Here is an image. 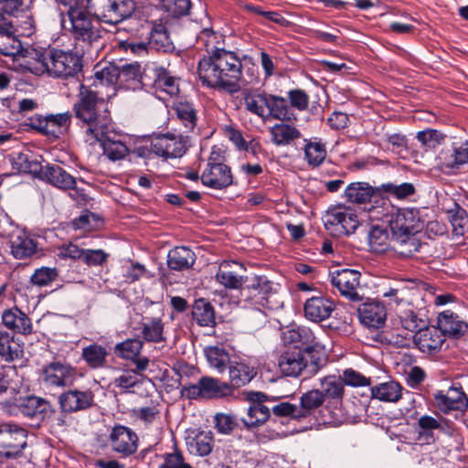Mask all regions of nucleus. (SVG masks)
I'll use <instances>...</instances> for the list:
<instances>
[{
	"label": "nucleus",
	"mask_w": 468,
	"mask_h": 468,
	"mask_svg": "<svg viewBox=\"0 0 468 468\" xmlns=\"http://www.w3.org/2000/svg\"><path fill=\"white\" fill-rule=\"evenodd\" d=\"M119 67L109 64L94 73L90 84H81L79 100L74 104L76 118H90V114L108 112L107 101L115 96Z\"/></svg>",
	"instance_id": "1"
},
{
	"label": "nucleus",
	"mask_w": 468,
	"mask_h": 468,
	"mask_svg": "<svg viewBox=\"0 0 468 468\" xmlns=\"http://www.w3.org/2000/svg\"><path fill=\"white\" fill-rule=\"evenodd\" d=\"M197 74L203 86L234 93L240 88L242 62L234 52L219 50L199 60Z\"/></svg>",
	"instance_id": "2"
},
{
	"label": "nucleus",
	"mask_w": 468,
	"mask_h": 468,
	"mask_svg": "<svg viewBox=\"0 0 468 468\" xmlns=\"http://www.w3.org/2000/svg\"><path fill=\"white\" fill-rule=\"evenodd\" d=\"M29 52L28 71L36 76L69 80L82 69V56L71 49L48 47Z\"/></svg>",
	"instance_id": "3"
},
{
	"label": "nucleus",
	"mask_w": 468,
	"mask_h": 468,
	"mask_svg": "<svg viewBox=\"0 0 468 468\" xmlns=\"http://www.w3.org/2000/svg\"><path fill=\"white\" fill-rule=\"evenodd\" d=\"M392 239L398 243V252L411 257L418 252L420 242L416 235L425 226V218L418 208H399L388 221Z\"/></svg>",
	"instance_id": "4"
},
{
	"label": "nucleus",
	"mask_w": 468,
	"mask_h": 468,
	"mask_svg": "<svg viewBox=\"0 0 468 468\" xmlns=\"http://www.w3.org/2000/svg\"><path fill=\"white\" fill-rule=\"evenodd\" d=\"M81 122L86 142L90 144L100 142L103 154L112 161L123 159L129 153L128 147L119 140L111 138L112 119L109 112L90 114V118H77Z\"/></svg>",
	"instance_id": "5"
},
{
	"label": "nucleus",
	"mask_w": 468,
	"mask_h": 468,
	"mask_svg": "<svg viewBox=\"0 0 468 468\" xmlns=\"http://www.w3.org/2000/svg\"><path fill=\"white\" fill-rule=\"evenodd\" d=\"M61 25L69 31L77 48L89 51L102 37L103 30L83 9H72L62 16Z\"/></svg>",
	"instance_id": "6"
},
{
	"label": "nucleus",
	"mask_w": 468,
	"mask_h": 468,
	"mask_svg": "<svg viewBox=\"0 0 468 468\" xmlns=\"http://www.w3.org/2000/svg\"><path fill=\"white\" fill-rule=\"evenodd\" d=\"M27 431L16 424H0V468H17L27 446Z\"/></svg>",
	"instance_id": "7"
},
{
	"label": "nucleus",
	"mask_w": 468,
	"mask_h": 468,
	"mask_svg": "<svg viewBox=\"0 0 468 468\" xmlns=\"http://www.w3.org/2000/svg\"><path fill=\"white\" fill-rule=\"evenodd\" d=\"M275 293L273 282L266 276L245 277V284L239 290L238 304L242 308L271 309L270 299Z\"/></svg>",
	"instance_id": "8"
},
{
	"label": "nucleus",
	"mask_w": 468,
	"mask_h": 468,
	"mask_svg": "<svg viewBox=\"0 0 468 468\" xmlns=\"http://www.w3.org/2000/svg\"><path fill=\"white\" fill-rule=\"evenodd\" d=\"M32 4L33 0H0V27L18 25L24 35L30 36L35 30Z\"/></svg>",
	"instance_id": "9"
},
{
	"label": "nucleus",
	"mask_w": 468,
	"mask_h": 468,
	"mask_svg": "<svg viewBox=\"0 0 468 468\" xmlns=\"http://www.w3.org/2000/svg\"><path fill=\"white\" fill-rule=\"evenodd\" d=\"M39 377L48 388H66L77 381L78 370L69 363L52 361L41 367Z\"/></svg>",
	"instance_id": "10"
},
{
	"label": "nucleus",
	"mask_w": 468,
	"mask_h": 468,
	"mask_svg": "<svg viewBox=\"0 0 468 468\" xmlns=\"http://www.w3.org/2000/svg\"><path fill=\"white\" fill-rule=\"evenodd\" d=\"M181 395L188 399H218L232 395V390L227 382L202 377L197 383L183 385Z\"/></svg>",
	"instance_id": "11"
},
{
	"label": "nucleus",
	"mask_w": 468,
	"mask_h": 468,
	"mask_svg": "<svg viewBox=\"0 0 468 468\" xmlns=\"http://www.w3.org/2000/svg\"><path fill=\"white\" fill-rule=\"evenodd\" d=\"M90 9L107 24H118L128 18L135 9L133 0H90Z\"/></svg>",
	"instance_id": "12"
},
{
	"label": "nucleus",
	"mask_w": 468,
	"mask_h": 468,
	"mask_svg": "<svg viewBox=\"0 0 468 468\" xmlns=\"http://www.w3.org/2000/svg\"><path fill=\"white\" fill-rule=\"evenodd\" d=\"M310 353L286 348L280 356L278 366L281 372L287 377H299L303 372L308 375L316 374L319 370L315 360L309 362Z\"/></svg>",
	"instance_id": "13"
},
{
	"label": "nucleus",
	"mask_w": 468,
	"mask_h": 468,
	"mask_svg": "<svg viewBox=\"0 0 468 468\" xmlns=\"http://www.w3.org/2000/svg\"><path fill=\"white\" fill-rule=\"evenodd\" d=\"M281 338L285 348L301 350L310 354L324 348L313 330L307 326L287 327L282 332Z\"/></svg>",
	"instance_id": "14"
},
{
	"label": "nucleus",
	"mask_w": 468,
	"mask_h": 468,
	"mask_svg": "<svg viewBox=\"0 0 468 468\" xmlns=\"http://www.w3.org/2000/svg\"><path fill=\"white\" fill-rule=\"evenodd\" d=\"M20 26L9 25L0 27V52L5 56L13 57L16 60L22 59L20 64L28 70L29 51L37 48H25L17 37V31Z\"/></svg>",
	"instance_id": "15"
},
{
	"label": "nucleus",
	"mask_w": 468,
	"mask_h": 468,
	"mask_svg": "<svg viewBox=\"0 0 468 468\" xmlns=\"http://www.w3.org/2000/svg\"><path fill=\"white\" fill-rule=\"evenodd\" d=\"M50 408L49 402L37 396H25L15 401L1 402V409L11 416L23 415L28 418L43 417Z\"/></svg>",
	"instance_id": "16"
},
{
	"label": "nucleus",
	"mask_w": 468,
	"mask_h": 468,
	"mask_svg": "<svg viewBox=\"0 0 468 468\" xmlns=\"http://www.w3.org/2000/svg\"><path fill=\"white\" fill-rule=\"evenodd\" d=\"M359 225L356 213L349 207L339 206L329 209L324 217L326 229L337 235H350Z\"/></svg>",
	"instance_id": "17"
},
{
	"label": "nucleus",
	"mask_w": 468,
	"mask_h": 468,
	"mask_svg": "<svg viewBox=\"0 0 468 468\" xmlns=\"http://www.w3.org/2000/svg\"><path fill=\"white\" fill-rule=\"evenodd\" d=\"M440 170L445 174H453L468 164V141L457 140L450 147L442 149L437 157Z\"/></svg>",
	"instance_id": "18"
},
{
	"label": "nucleus",
	"mask_w": 468,
	"mask_h": 468,
	"mask_svg": "<svg viewBox=\"0 0 468 468\" xmlns=\"http://www.w3.org/2000/svg\"><path fill=\"white\" fill-rule=\"evenodd\" d=\"M432 398L435 408L444 415L453 411L463 413L468 409V397L461 385H452L447 391L437 390Z\"/></svg>",
	"instance_id": "19"
},
{
	"label": "nucleus",
	"mask_w": 468,
	"mask_h": 468,
	"mask_svg": "<svg viewBox=\"0 0 468 468\" xmlns=\"http://www.w3.org/2000/svg\"><path fill=\"white\" fill-rule=\"evenodd\" d=\"M361 273L356 270L340 269L330 272V282L340 294L352 302L362 300L360 290Z\"/></svg>",
	"instance_id": "20"
},
{
	"label": "nucleus",
	"mask_w": 468,
	"mask_h": 468,
	"mask_svg": "<svg viewBox=\"0 0 468 468\" xmlns=\"http://www.w3.org/2000/svg\"><path fill=\"white\" fill-rule=\"evenodd\" d=\"M188 146L187 136L176 134H159L151 142V150L165 158H176L182 156Z\"/></svg>",
	"instance_id": "21"
},
{
	"label": "nucleus",
	"mask_w": 468,
	"mask_h": 468,
	"mask_svg": "<svg viewBox=\"0 0 468 468\" xmlns=\"http://www.w3.org/2000/svg\"><path fill=\"white\" fill-rule=\"evenodd\" d=\"M109 442L113 452L122 457H129L137 452L139 438L131 428L117 424L110 432Z\"/></svg>",
	"instance_id": "22"
},
{
	"label": "nucleus",
	"mask_w": 468,
	"mask_h": 468,
	"mask_svg": "<svg viewBox=\"0 0 468 468\" xmlns=\"http://www.w3.org/2000/svg\"><path fill=\"white\" fill-rule=\"evenodd\" d=\"M231 168L227 164L206 165L203 168L200 180L202 184L215 190H223L233 185Z\"/></svg>",
	"instance_id": "23"
},
{
	"label": "nucleus",
	"mask_w": 468,
	"mask_h": 468,
	"mask_svg": "<svg viewBox=\"0 0 468 468\" xmlns=\"http://www.w3.org/2000/svg\"><path fill=\"white\" fill-rule=\"evenodd\" d=\"M147 70L153 74L151 86L154 89L156 97L162 101L173 98L179 93L178 80L162 67L148 68Z\"/></svg>",
	"instance_id": "24"
},
{
	"label": "nucleus",
	"mask_w": 468,
	"mask_h": 468,
	"mask_svg": "<svg viewBox=\"0 0 468 468\" xmlns=\"http://www.w3.org/2000/svg\"><path fill=\"white\" fill-rule=\"evenodd\" d=\"M267 396L262 392H251L249 394L250 402L247 414L241 419L248 430L257 428L265 423L271 417V410L264 405Z\"/></svg>",
	"instance_id": "25"
},
{
	"label": "nucleus",
	"mask_w": 468,
	"mask_h": 468,
	"mask_svg": "<svg viewBox=\"0 0 468 468\" xmlns=\"http://www.w3.org/2000/svg\"><path fill=\"white\" fill-rule=\"evenodd\" d=\"M6 233L5 237L9 239L10 252L15 259H27L37 252V240L25 229L16 228L11 232L6 230Z\"/></svg>",
	"instance_id": "26"
},
{
	"label": "nucleus",
	"mask_w": 468,
	"mask_h": 468,
	"mask_svg": "<svg viewBox=\"0 0 468 468\" xmlns=\"http://www.w3.org/2000/svg\"><path fill=\"white\" fill-rule=\"evenodd\" d=\"M58 403L65 413L86 410L94 404V394L90 389H69L59 395Z\"/></svg>",
	"instance_id": "27"
},
{
	"label": "nucleus",
	"mask_w": 468,
	"mask_h": 468,
	"mask_svg": "<svg viewBox=\"0 0 468 468\" xmlns=\"http://www.w3.org/2000/svg\"><path fill=\"white\" fill-rule=\"evenodd\" d=\"M151 77L148 76L147 70L141 72L139 64H124L119 67L118 89L136 90L151 87Z\"/></svg>",
	"instance_id": "28"
},
{
	"label": "nucleus",
	"mask_w": 468,
	"mask_h": 468,
	"mask_svg": "<svg viewBox=\"0 0 468 468\" xmlns=\"http://www.w3.org/2000/svg\"><path fill=\"white\" fill-rule=\"evenodd\" d=\"M357 315L360 323L368 329L383 327L387 320V309L378 301H368L359 305Z\"/></svg>",
	"instance_id": "29"
},
{
	"label": "nucleus",
	"mask_w": 468,
	"mask_h": 468,
	"mask_svg": "<svg viewBox=\"0 0 468 468\" xmlns=\"http://www.w3.org/2000/svg\"><path fill=\"white\" fill-rule=\"evenodd\" d=\"M413 342L420 352L432 355L441 349L445 335L439 327L427 325L414 334Z\"/></svg>",
	"instance_id": "30"
},
{
	"label": "nucleus",
	"mask_w": 468,
	"mask_h": 468,
	"mask_svg": "<svg viewBox=\"0 0 468 468\" xmlns=\"http://www.w3.org/2000/svg\"><path fill=\"white\" fill-rule=\"evenodd\" d=\"M144 343L138 338H129L118 343L114 347L115 355L125 360H131L139 371H144L149 366V358L141 356L140 353L143 349Z\"/></svg>",
	"instance_id": "31"
},
{
	"label": "nucleus",
	"mask_w": 468,
	"mask_h": 468,
	"mask_svg": "<svg viewBox=\"0 0 468 468\" xmlns=\"http://www.w3.org/2000/svg\"><path fill=\"white\" fill-rule=\"evenodd\" d=\"M334 310V302L325 296H313L303 305L304 317L314 323L328 319Z\"/></svg>",
	"instance_id": "32"
},
{
	"label": "nucleus",
	"mask_w": 468,
	"mask_h": 468,
	"mask_svg": "<svg viewBox=\"0 0 468 468\" xmlns=\"http://www.w3.org/2000/svg\"><path fill=\"white\" fill-rule=\"evenodd\" d=\"M177 120L186 133H198L197 132V110L193 102L186 100H176L171 105Z\"/></svg>",
	"instance_id": "33"
},
{
	"label": "nucleus",
	"mask_w": 468,
	"mask_h": 468,
	"mask_svg": "<svg viewBox=\"0 0 468 468\" xmlns=\"http://www.w3.org/2000/svg\"><path fill=\"white\" fill-rule=\"evenodd\" d=\"M437 322L444 335L460 338L468 334V323L451 310L441 312Z\"/></svg>",
	"instance_id": "34"
},
{
	"label": "nucleus",
	"mask_w": 468,
	"mask_h": 468,
	"mask_svg": "<svg viewBox=\"0 0 468 468\" xmlns=\"http://www.w3.org/2000/svg\"><path fill=\"white\" fill-rule=\"evenodd\" d=\"M186 443L191 454L207 456L214 447L213 434L209 431L193 430L187 433Z\"/></svg>",
	"instance_id": "35"
},
{
	"label": "nucleus",
	"mask_w": 468,
	"mask_h": 468,
	"mask_svg": "<svg viewBox=\"0 0 468 468\" xmlns=\"http://www.w3.org/2000/svg\"><path fill=\"white\" fill-rule=\"evenodd\" d=\"M380 195L378 187H373L367 182H354L345 189V197L352 204H367L377 196Z\"/></svg>",
	"instance_id": "36"
},
{
	"label": "nucleus",
	"mask_w": 468,
	"mask_h": 468,
	"mask_svg": "<svg viewBox=\"0 0 468 468\" xmlns=\"http://www.w3.org/2000/svg\"><path fill=\"white\" fill-rule=\"evenodd\" d=\"M41 177L58 188L73 189L76 186L75 178L58 165H44Z\"/></svg>",
	"instance_id": "37"
},
{
	"label": "nucleus",
	"mask_w": 468,
	"mask_h": 468,
	"mask_svg": "<svg viewBox=\"0 0 468 468\" xmlns=\"http://www.w3.org/2000/svg\"><path fill=\"white\" fill-rule=\"evenodd\" d=\"M267 109V120L273 118L281 122H292L298 119L294 110L289 106L288 101L278 95L269 94Z\"/></svg>",
	"instance_id": "38"
},
{
	"label": "nucleus",
	"mask_w": 468,
	"mask_h": 468,
	"mask_svg": "<svg viewBox=\"0 0 468 468\" xmlns=\"http://www.w3.org/2000/svg\"><path fill=\"white\" fill-rule=\"evenodd\" d=\"M269 93L260 89L248 90L243 97L245 109L251 114L267 120Z\"/></svg>",
	"instance_id": "39"
},
{
	"label": "nucleus",
	"mask_w": 468,
	"mask_h": 468,
	"mask_svg": "<svg viewBox=\"0 0 468 468\" xmlns=\"http://www.w3.org/2000/svg\"><path fill=\"white\" fill-rule=\"evenodd\" d=\"M229 386L231 390L244 387L250 383L256 375L254 367L244 362L232 361L229 367Z\"/></svg>",
	"instance_id": "40"
},
{
	"label": "nucleus",
	"mask_w": 468,
	"mask_h": 468,
	"mask_svg": "<svg viewBox=\"0 0 468 468\" xmlns=\"http://www.w3.org/2000/svg\"><path fill=\"white\" fill-rule=\"evenodd\" d=\"M450 421L442 417L434 418L431 415H422L419 418L416 424V431L420 438L434 441V431L445 432L449 428Z\"/></svg>",
	"instance_id": "41"
},
{
	"label": "nucleus",
	"mask_w": 468,
	"mask_h": 468,
	"mask_svg": "<svg viewBox=\"0 0 468 468\" xmlns=\"http://www.w3.org/2000/svg\"><path fill=\"white\" fill-rule=\"evenodd\" d=\"M324 400L319 389H311L302 394L300 404L297 405L300 420H313L315 410L323 405Z\"/></svg>",
	"instance_id": "42"
},
{
	"label": "nucleus",
	"mask_w": 468,
	"mask_h": 468,
	"mask_svg": "<svg viewBox=\"0 0 468 468\" xmlns=\"http://www.w3.org/2000/svg\"><path fill=\"white\" fill-rule=\"evenodd\" d=\"M271 140L276 146H287L298 140L302 133L295 126L284 122L275 123L270 128Z\"/></svg>",
	"instance_id": "43"
},
{
	"label": "nucleus",
	"mask_w": 468,
	"mask_h": 468,
	"mask_svg": "<svg viewBox=\"0 0 468 468\" xmlns=\"http://www.w3.org/2000/svg\"><path fill=\"white\" fill-rule=\"evenodd\" d=\"M3 324L16 333L27 335L32 331V324L27 315L18 308H13L4 312Z\"/></svg>",
	"instance_id": "44"
},
{
	"label": "nucleus",
	"mask_w": 468,
	"mask_h": 468,
	"mask_svg": "<svg viewBox=\"0 0 468 468\" xmlns=\"http://www.w3.org/2000/svg\"><path fill=\"white\" fill-rule=\"evenodd\" d=\"M195 261V253L185 246L172 249L167 255V265L175 271L187 270L194 265Z\"/></svg>",
	"instance_id": "45"
},
{
	"label": "nucleus",
	"mask_w": 468,
	"mask_h": 468,
	"mask_svg": "<svg viewBox=\"0 0 468 468\" xmlns=\"http://www.w3.org/2000/svg\"><path fill=\"white\" fill-rule=\"evenodd\" d=\"M197 44L203 46L207 53V56H211L215 53H219V50H225L224 36L214 31L212 28H204L197 37Z\"/></svg>",
	"instance_id": "46"
},
{
	"label": "nucleus",
	"mask_w": 468,
	"mask_h": 468,
	"mask_svg": "<svg viewBox=\"0 0 468 468\" xmlns=\"http://www.w3.org/2000/svg\"><path fill=\"white\" fill-rule=\"evenodd\" d=\"M108 351L106 347L91 344L82 348L81 358L92 369L103 368L107 364Z\"/></svg>",
	"instance_id": "47"
},
{
	"label": "nucleus",
	"mask_w": 468,
	"mask_h": 468,
	"mask_svg": "<svg viewBox=\"0 0 468 468\" xmlns=\"http://www.w3.org/2000/svg\"><path fill=\"white\" fill-rule=\"evenodd\" d=\"M402 387L399 382L390 380L371 388V396L381 401L397 402L400 399Z\"/></svg>",
	"instance_id": "48"
},
{
	"label": "nucleus",
	"mask_w": 468,
	"mask_h": 468,
	"mask_svg": "<svg viewBox=\"0 0 468 468\" xmlns=\"http://www.w3.org/2000/svg\"><path fill=\"white\" fill-rule=\"evenodd\" d=\"M143 371L135 369L123 370L118 377H116L112 385L118 388L121 393H133L135 387L143 383L144 376Z\"/></svg>",
	"instance_id": "49"
},
{
	"label": "nucleus",
	"mask_w": 468,
	"mask_h": 468,
	"mask_svg": "<svg viewBox=\"0 0 468 468\" xmlns=\"http://www.w3.org/2000/svg\"><path fill=\"white\" fill-rule=\"evenodd\" d=\"M230 264L239 265L236 261H223L216 273V280L225 288L240 290L245 284V278L229 270Z\"/></svg>",
	"instance_id": "50"
},
{
	"label": "nucleus",
	"mask_w": 468,
	"mask_h": 468,
	"mask_svg": "<svg viewBox=\"0 0 468 468\" xmlns=\"http://www.w3.org/2000/svg\"><path fill=\"white\" fill-rule=\"evenodd\" d=\"M204 353L209 367L218 373H223L232 362L229 352L224 347L207 346L204 349Z\"/></svg>",
	"instance_id": "51"
},
{
	"label": "nucleus",
	"mask_w": 468,
	"mask_h": 468,
	"mask_svg": "<svg viewBox=\"0 0 468 468\" xmlns=\"http://www.w3.org/2000/svg\"><path fill=\"white\" fill-rule=\"evenodd\" d=\"M192 317L200 326H212L215 324L214 308L204 298L195 301L192 308Z\"/></svg>",
	"instance_id": "52"
},
{
	"label": "nucleus",
	"mask_w": 468,
	"mask_h": 468,
	"mask_svg": "<svg viewBox=\"0 0 468 468\" xmlns=\"http://www.w3.org/2000/svg\"><path fill=\"white\" fill-rule=\"evenodd\" d=\"M304 159L313 167L319 166L326 157L325 145L317 138L304 139Z\"/></svg>",
	"instance_id": "53"
},
{
	"label": "nucleus",
	"mask_w": 468,
	"mask_h": 468,
	"mask_svg": "<svg viewBox=\"0 0 468 468\" xmlns=\"http://www.w3.org/2000/svg\"><path fill=\"white\" fill-rule=\"evenodd\" d=\"M141 335L146 342L160 343L165 341L162 319L155 317L143 322L141 324Z\"/></svg>",
	"instance_id": "54"
},
{
	"label": "nucleus",
	"mask_w": 468,
	"mask_h": 468,
	"mask_svg": "<svg viewBox=\"0 0 468 468\" xmlns=\"http://www.w3.org/2000/svg\"><path fill=\"white\" fill-rule=\"evenodd\" d=\"M323 399H341L344 394V383L341 378L335 376L325 377L321 381V389H319Z\"/></svg>",
	"instance_id": "55"
},
{
	"label": "nucleus",
	"mask_w": 468,
	"mask_h": 468,
	"mask_svg": "<svg viewBox=\"0 0 468 468\" xmlns=\"http://www.w3.org/2000/svg\"><path fill=\"white\" fill-rule=\"evenodd\" d=\"M452 232L456 236H463L468 230V214L459 204L454 203L453 207L448 210Z\"/></svg>",
	"instance_id": "56"
},
{
	"label": "nucleus",
	"mask_w": 468,
	"mask_h": 468,
	"mask_svg": "<svg viewBox=\"0 0 468 468\" xmlns=\"http://www.w3.org/2000/svg\"><path fill=\"white\" fill-rule=\"evenodd\" d=\"M13 169L19 173H41L43 166L37 160H30L28 154L16 153L10 156Z\"/></svg>",
	"instance_id": "57"
},
{
	"label": "nucleus",
	"mask_w": 468,
	"mask_h": 468,
	"mask_svg": "<svg viewBox=\"0 0 468 468\" xmlns=\"http://www.w3.org/2000/svg\"><path fill=\"white\" fill-rule=\"evenodd\" d=\"M368 245L374 252H385L388 248V233L387 229L373 226L368 233Z\"/></svg>",
	"instance_id": "58"
},
{
	"label": "nucleus",
	"mask_w": 468,
	"mask_h": 468,
	"mask_svg": "<svg viewBox=\"0 0 468 468\" xmlns=\"http://www.w3.org/2000/svg\"><path fill=\"white\" fill-rule=\"evenodd\" d=\"M378 190H380V194L387 193L390 197L399 200L405 199L414 195L416 192L414 185L408 182L399 185L394 183L382 184L378 186Z\"/></svg>",
	"instance_id": "59"
},
{
	"label": "nucleus",
	"mask_w": 468,
	"mask_h": 468,
	"mask_svg": "<svg viewBox=\"0 0 468 468\" xmlns=\"http://www.w3.org/2000/svg\"><path fill=\"white\" fill-rule=\"evenodd\" d=\"M0 356L5 362H12L19 356V350L14 345L13 336L2 327H0Z\"/></svg>",
	"instance_id": "60"
},
{
	"label": "nucleus",
	"mask_w": 468,
	"mask_h": 468,
	"mask_svg": "<svg viewBox=\"0 0 468 468\" xmlns=\"http://www.w3.org/2000/svg\"><path fill=\"white\" fill-rule=\"evenodd\" d=\"M159 5L162 10L174 17L187 15L191 7L190 0H159Z\"/></svg>",
	"instance_id": "61"
},
{
	"label": "nucleus",
	"mask_w": 468,
	"mask_h": 468,
	"mask_svg": "<svg viewBox=\"0 0 468 468\" xmlns=\"http://www.w3.org/2000/svg\"><path fill=\"white\" fill-rule=\"evenodd\" d=\"M58 277V271L57 268L41 267L35 270L31 276L33 284L39 287H44L51 284Z\"/></svg>",
	"instance_id": "62"
},
{
	"label": "nucleus",
	"mask_w": 468,
	"mask_h": 468,
	"mask_svg": "<svg viewBox=\"0 0 468 468\" xmlns=\"http://www.w3.org/2000/svg\"><path fill=\"white\" fill-rule=\"evenodd\" d=\"M402 326L412 333L419 332L427 326V321L420 318L414 311L407 310L400 315Z\"/></svg>",
	"instance_id": "63"
},
{
	"label": "nucleus",
	"mask_w": 468,
	"mask_h": 468,
	"mask_svg": "<svg viewBox=\"0 0 468 468\" xmlns=\"http://www.w3.org/2000/svg\"><path fill=\"white\" fill-rule=\"evenodd\" d=\"M160 457L163 459V463L159 468H193L185 462L183 453L177 448L173 452L164 453Z\"/></svg>",
	"instance_id": "64"
}]
</instances>
